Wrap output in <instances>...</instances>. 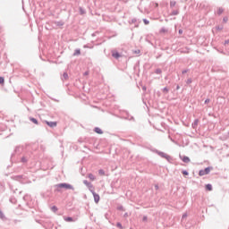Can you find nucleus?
I'll use <instances>...</instances> for the list:
<instances>
[{"instance_id":"8","label":"nucleus","mask_w":229,"mask_h":229,"mask_svg":"<svg viewBox=\"0 0 229 229\" xmlns=\"http://www.w3.org/2000/svg\"><path fill=\"white\" fill-rule=\"evenodd\" d=\"M95 131H96V133H98V135L103 134V131L98 127L95 128Z\"/></svg>"},{"instance_id":"15","label":"nucleus","mask_w":229,"mask_h":229,"mask_svg":"<svg viewBox=\"0 0 229 229\" xmlns=\"http://www.w3.org/2000/svg\"><path fill=\"white\" fill-rule=\"evenodd\" d=\"M206 189L207 191H212V184H207Z\"/></svg>"},{"instance_id":"6","label":"nucleus","mask_w":229,"mask_h":229,"mask_svg":"<svg viewBox=\"0 0 229 229\" xmlns=\"http://www.w3.org/2000/svg\"><path fill=\"white\" fill-rule=\"evenodd\" d=\"M112 56H113L114 58H121V55H119L118 52L115 51V50H114V51L112 52Z\"/></svg>"},{"instance_id":"2","label":"nucleus","mask_w":229,"mask_h":229,"mask_svg":"<svg viewBox=\"0 0 229 229\" xmlns=\"http://www.w3.org/2000/svg\"><path fill=\"white\" fill-rule=\"evenodd\" d=\"M57 189H67V190H72V186L71 184L67 183H59L56 185Z\"/></svg>"},{"instance_id":"12","label":"nucleus","mask_w":229,"mask_h":229,"mask_svg":"<svg viewBox=\"0 0 229 229\" xmlns=\"http://www.w3.org/2000/svg\"><path fill=\"white\" fill-rule=\"evenodd\" d=\"M84 185H87V187H92V184L89 182V181H83Z\"/></svg>"},{"instance_id":"23","label":"nucleus","mask_w":229,"mask_h":229,"mask_svg":"<svg viewBox=\"0 0 229 229\" xmlns=\"http://www.w3.org/2000/svg\"><path fill=\"white\" fill-rule=\"evenodd\" d=\"M208 103H210V99H208V98H207V99L205 100V104L208 105Z\"/></svg>"},{"instance_id":"3","label":"nucleus","mask_w":229,"mask_h":229,"mask_svg":"<svg viewBox=\"0 0 229 229\" xmlns=\"http://www.w3.org/2000/svg\"><path fill=\"white\" fill-rule=\"evenodd\" d=\"M46 124H47V126H49L50 128H56V122H48V121H46Z\"/></svg>"},{"instance_id":"22","label":"nucleus","mask_w":229,"mask_h":229,"mask_svg":"<svg viewBox=\"0 0 229 229\" xmlns=\"http://www.w3.org/2000/svg\"><path fill=\"white\" fill-rule=\"evenodd\" d=\"M116 226H117L118 228H123V225H121V223H117V224H116Z\"/></svg>"},{"instance_id":"24","label":"nucleus","mask_w":229,"mask_h":229,"mask_svg":"<svg viewBox=\"0 0 229 229\" xmlns=\"http://www.w3.org/2000/svg\"><path fill=\"white\" fill-rule=\"evenodd\" d=\"M224 22H228V17L224 18Z\"/></svg>"},{"instance_id":"14","label":"nucleus","mask_w":229,"mask_h":229,"mask_svg":"<svg viewBox=\"0 0 229 229\" xmlns=\"http://www.w3.org/2000/svg\"><path fill=\"white\" fill-rule=\"evenodd\" d=\"M31 123H33L34 124H38V121L35 118H30Z\"/></svg>"},{"instance_id":"16","label":"nucleus","mask_w":229,"mask_h":229,"mask_svg":"<svg viewBox=\"0 0 229 229\" xmlns=\"http://www.w3.org/2000/svg\"><path fill=\"white\" fill-rule=\"evenodd\" d=\"M81 52L80 51V49H77V50H75L74 56L81 55Z\"/></svg>"},{"instance_id":"7","label":"nucleus","mask_w":229,"mask_h":229,"mask_svg":"<svg viewBox=\"0 0 229 229\" xmlns=\"http://www.w3.org/2000/svg\"><path fill=\"white\" fill-rule=\"evenodd\" d=\"M64 221H66L67 223H72V221H74V219H72V217L71 216H64Z\"/></svg>"},{"instance_id":"17","label":"nucleus","mask_w":229,"mask_h":229,"mask_svg":"<svg viewBox=\"0 0 229 229\" xmlns=\"http://www.w3.org/2000/svg\"><path fill=\"white\" fill-rule=\"evenodd\" d=\"M0 84L4 85V78L0 77Z\"/></svg>"},{"instance_id":"4","label":"nucleus","mask_w":229,"mask_h":229,"mask_svg":"<svg viewBox=\"0 0 229 229\" xmlns=\"http://www.w3.org/2000/svg\"><path fill=\"white\" fill-rule=\"evenodd\" d=\"M180 158L182 160V162H184V164H189V162H191V158H189L187 156H180Z\"/></svg>"},{"instance_id":"13","label":"nucleus","mask_w":229,"mask_h":229,"mask_svg":"<svg viewBox=\"0 0 229 229\" xmlns=\"http://www.w3.org/2000/svg\"><path fill=\"white\" fill-rule=\"evenodd\" d=\"M225 12V10H223V8H218L217 9V14L221 15V13H223Z\"/></svg>"},{"instance_id":"5","label":"nucleus","mask_w":229,"mask_h":229,"mask_svg":"<svg viewBox=\"0 0 229 229\" xmlns=\"http://www.w3.org/2000/svg\"><path fill=\"white\" fill-rule=\"evenodd\" d=\"M93 196H94L95 203H99V199H100L99 195L93 191Z\"/></svg>"},{"instance_id":"1","label":"nucleus","mask_w":229,"mask_h":229,"mask_svg":"<svg viewBox=\"0 0 229 229\" xmlns=\"http://www.w3.org/2000/svg\"><path fill=\"white\" fill-rule=\"evenodd\" d=\"M214 168L212 166H208L207 168H205L204 170H200L199 172V176H205L207 174H210V171H212Z\"/></svg>"},{"instance_id":"11","label":"nucleus","mask_w":229,"mask_h":229,"mask_svg":"<svg viewBox=\"0 0 229 229\" xmlns=\"http://www.w3.org/2000/svg\"><path fill=\"white\" fill-rule=\"evenodd\" d=\"M98 174L100 176H105V170H103V169L98 170Z\"/></svg>"},{"instance_id":"9","label":"nucleus","mask_w":229,"mask_h":229,"mask_svg":"<svg viewBox=\"0 0 229 229\" xmlns=\"http://www.w3.org/2000/svg\"><path fill=\"white\" fill-rule=\"evenodd\" d=\"M88 178H89V180H91V182H94V180H96V176H94V174H89Z\"/></svg>"},{"instance_id":"20","label":"nucleus","mask_w":229,"mask_h":229,"mask_svg":"<svg viewBox=\"0 0 229 229\" xmlns=\"http://www.w3.org/2000/svg\"><path fill=\"white\" fill-rule=\"evenodd\" d=\"M63 76H64V78H65V80H67V78H69V75H68L66 72H64V73L63 74Z\"/></svg>"},{"instance_id":"18","label":"nucleus","mask_w":229,"mask_h":229,"mask_svg":"<svg viewBox=\"0 0 229 229\" xmlns=\"http://www.w3.org/2000/svg\"><path fill=\"white\" fill-rule=\"evenodd\" d=\"M163 92H165V94H167V92H169V89L167 88L163 89Z\"/></svg>"},{"instance_id":"19","label":"nucleus","mask_w":229,"mask_h":229,"mask_svg":"<svg viewBox=\"0 0 229 229\" xmlns=\"http://www.w3.org/2000/svg\"><path fill=\"white\" fill-rule=\"evenodd\" d=\"M143 22H144V24H146V25L149 24V21H148V20H146V19L143 20Z\"/></svg>"},{"instance_id":"21","label":"nucleus","mask_w":229,"mask_h":229,"mask_svg":"<svg viewBox=\"0 0 229 229\" xmlns=\"http://www.w3.org/2000/svg\"><path fill=\"white\" fill-rule=\"evenodd\" d=\"M182 174H184V176H187L189 174V172L187 171H182Z\"/></svg>"},{"instance_id":"10","label":"nucleus","mask_w":229,"mask_h":229,"mask_svg":"<svg viewBox=\"0 0 229 229\" xmlns=\"http://www.w3.org/2000/svg\"><path fill=\"white\" fill-rule=\"evenodd\" d=\"M51 210H52V212H55V214H56V212H58V208H56V206H53L51 208Z\"/></svg>"}]
</instances>
